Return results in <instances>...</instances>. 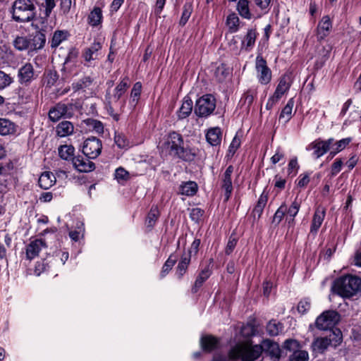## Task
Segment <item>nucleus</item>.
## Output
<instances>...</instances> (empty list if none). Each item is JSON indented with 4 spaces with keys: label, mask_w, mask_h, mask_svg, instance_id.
<instances>
[{
    "label": "nucleus",
    "mask_w": 361,
    "mask_h": 361,
    "mask_svg": "<svg viewBox=\"0 0 361 361\" xmlns=\"http://www.w3.org/2000/svg\"><path fill=\"white\" fill-rule=\"evenodd\" d=\"M243 343L246 356L244 361H255L262 353L270 357L273 361H279L281 357L282 350L279 345L270 339L263 340L260 345H252L248 343Z\"/></svg>",
    "instance_id": "f257e3e1"
},
{
    "label": "nucleus",
    "mask_w": 361,
    "mask_h": 361,
    "mask_svg": "<svg viewBox=\"0 0 361 361\" xmlns=\"http://www.w3.org/2000/svg\"><path fill=\"white\" fill-rule=\"evenodd\" d=\"M163 147L169 151L171 155L175 156L185 161L194 159L195 154L191 149L183 147V139L180 134L171 132L163 144Z\"/></svg>",
    "instance_id": "f03ea898"
},
{
    "label": "nucleus",
    "mask_w": 361,
    "mask_h": 361,
    "mask_svg": "<svg viewBox=\"0 0 361 361\" xmlns=\"http://www.w3.org/2000/svg\"><path fill=\"white\" fill-rule=\"evenodd\" d=\"M361 279L353 275H345L338 278L333 284L334 293L346 298H350L358 293Z\"/></svg>",
    "instance_id": "7ed1b4c3"
},
{
    "label": "nucleus",
    "mask_w": 361,
    "mask_h": 361,
    "mask_svg": "<svg viewBox=\"0 0 361 361\" xmlns=\"http://www.w3.org/2000/svg\"><path fill=\"white\" fill-rule=\"evenodd\" d=\"M35 9L32 0H16L12 6L13 18L16 21H30L35 16Z\"/></svg>",
    "instance_id": "20e7f679"
},
{
    "label": "nucleus",
    "mask_w": 361,
    "mask_h": 361,
    "mask_svg": "<svg viewBox=\"0 0 361 361\" xmlns=\"http://www.w3.org/2000/svg\"><path fill=\"white\" fill-rule=\"evenodd\" d=\"M216 108V99L210 94L200 97L195 106V113L199 117H207L213 113Z\"/></svg>",
    "instance_id": "39448f33"
},
{
    "label": "nucleus",
    "mask_w": 361,
    "mask_h": 361,
    "mask_svg": "<svg viewBox=\"0 0 361 361\" xmlns=\"http://www.w3.org/2000/svg\"><path fill=\"white\" fill-rule=\"evenodd\" d=\"M341 316L336 310H326L318 316L315 326L319 330H328L334 328L340 321Z\"/></svg>",
    "instance_id": "423d86ee"
},
{
    "label": "nucleus",
    "mask_w": 361,
    "mask_h": 361,
    "mask_svg": "<svg viewBox=\"0 0 361 361\" xmlns=\"http://www.w3.org/2000/svg\"><path fill=\"white\" fill-rule=\"evenodd\" d=\"M48 116L50 121L54 123L61 118H71L73 116V104L59 102L49 109Z\"/></svg>",
    "instance_id": "0eeeda50"
},
{
    "label": "nucleus",
    "mask_w": 361,
    "mask_h": 361,
    "mask_svg": "<svg viewBox=\"0 0 361 361\" xmlns=\"http://www.w3.org/2000/svg\"><path fill=\"white\" fill-rule=\"evenodd\" d=\"M102 149V141L95 137H90L84 141L82 151L86 157L93 159L100 155Z\"/></svg>",
    "instance_id": "6e6552de"
},
{
    "label": "nucleus",
    "mask_w": 361,
    "mask_h": 361,
    "mask_svg": "<svg viewBox=\"0 0 361 361\" xmlns=\"http://www.w3.org/2000/svg\"><path fill=\"white\" fill-rule=\"evenodd\" d=\"M255 68L259 82L263 85L268 84L271 80V71L261 55H257L256 58Z\"/></svg>",
    "instance_id": "1a4fd4ad"
},
{
    "label": "nucleus",
    "mask_w": 361,
    "mask_h": 361,
    "mask_svg": "<svg viewBox=\"0 0 361 361\" xmlns=\"http://www.w3.org/2000/svg\"><path fill=\"white\" fill-rule=\"evenodd\" d=\"M35 74L33 66L30 63H26L22 66L18 71V82L23 86H28L35 80Z\"/></svg>",
    "instance_id": "9d476101"
},
{
    "label": "nucleus",
    "mask_w": 361,
    "mask_h": 361,
    "mask_svg": "<svg viewBox=\"0 0 361 361\" xmlns=\"http://www.w3.org/2000/svg\"><path fill=\"white\" fill-rule=\"evenodd\" d=\"M87 157H84L81 155H78L73 158V165L74 168L82 173H88L92 171L95 169L94 162L90 160Z\"/></svg>",
    "instance_id": "9b49d317"
},
{
    "label": "nucleus",
    "mask_w": 361,
    "mask_h": 361,
    "mask_svg": "<svg viewBox=\"0 0 361 361\" xmlns=\"http://www.w3.org/2000/svg\"><path fill=\"white\" fill-rule=\"evenodd\" d=\"M333 142V138H329L327 140H318L312 142L309 147L313 149L315 157L319 158L329 150Z\"/></svg>",
    "instance_id": "f8f14e48"
},
{
    "label": "nucleus",
    "mask_w": 361,
    "mask_h": 361,
    "mask_svg": "<svg viewBox=\"0 0 361 361\" xmlns=\"http://www.w3.org/2000/svg\"><path fill=\"white\" fill-rule=\"evenodd\" d=\"M46 242L42 239L32 240L26 247V257L31 260L37 257L42 247H46Z\"/></svg>",
    "instance_id": "ddd939ff"
},
{
    "label": "nucleus",
    "mask_w": 361,
    "mask_h": 361,
    "mask_svg": "<svg viewBox=\"0 0 361 361\" xmlns=\"http://www.w3.org/2000/svg\"><path fill=\"white\" fill-rule=\"evenodd\" d=\"M233 172V166L230 165L228 166L223 176H222V183H221V188L225 190L224 196H225V200H228L231 195L233 191V185H232V180H231V174Z\"/></svg>",
    "instance_id": "4468645a"
},
{
    "label": "nucleus",
    "mask_w": 361,
    "mask_h": 361,
    "mask_svg": "<svg viewBox=\"0 0 361 361\" xmlns=\"http://www.w3.org/2000/svg\"><path fill=\"white\" fill-rule=\"evenodd\" d=\"M325 214L326 212L324 208L319 207L316 209L310 226V233H317L324 221Z\"/></svg>",
    "instance_id": "2eb2a0df"
},
{
    "label": "nucleus",
    "mask_w": 361,
    "mask_h": 361,
    "mask_svg": "<svg viewBox=\"0 0 361 361\" xmlns=\"http://www.w3.org/2000/svg\"><path fill=\"white\" fill-rule=\"evenodd\" d=\"M102 49V44L94 42L90 47L85 49L82 57L86 62H90L98 59V52Z\"/></svg>",
    "instance_id": "dca6fc26"
},
{
    "label": "nucleus",
    "mask_w": 361,
    "mask_h": 361,
    "mask_svg": "<svg viewBox=\"0 0 361 361\" xmlns=\"http://www.w3.org/2000/svg\"><path fill=\"white\" fill-rule=\"evenodd\" d=\"M222 132L219 127L209 128L206 133V140L212 146L220 145Z\"/></svg>",
    "instance_id": "f3484780"
},
{
    "label": "nucleus",
    "mask_w": 361,
    "mask_h": 361,
    "mask_svg": "<svg viewBox=\"0 0 361 361\" xmlns=\"http://www.w3.org/2000/svg\"><path fill=\"white\" fill-rule=\"evenodd\" d=\"M219 340L212 336H204L201 338L200 344L204 351L209 353L216 349L219 345Z\"/></svg>",
    "instance_id": "a211bd4d"
},
{
    "label": "nucleus",
    "mask_w": 361,
    "mask_h": 361,
    "mask_svg": "<svg viewBox=\"0 0 361 361\" xmlns=\"http://www.w3.org/2000/svg\"><path fill=\"white\" fill-rule=\"evenodd\" d=\"M191 257L190 254H183L178 264L176 274L178 279H181L186 273L188 266L190 264Z\"/></svg>",
    "instance_id": "6ab92c4d"
},
{
    "label": "nucleus",
    "mask_w": 361,
    "mask_h": 361,
    "mask_svg": "<svg viewBox=\"0 0 361 361\" xmlns=\"http://www.w3.org/2000/svg\"><path fill=\"white\" fill-rule=\"evenodd\" d=\"M55 183L56 178L50 171L43 172L38 180L39 187L44 190L49 189Z\"/></svg>",
    "instance_id": "aec40b11"
},
{
    "label": "nucleus",
    "mask_w": 361,
    "mask_h": 361,
    "mask_svg": "<svg viewBox=\"0 0 361 361\" xmlns=\"http://www.w3.org/2000/svg\"><path fill=\"white\" fill-rule=\"evenodd\" d=\"M268 192L264 190L259 196L257 204L252 212L254 216L257 215V219H259L263 213L264 209L268 201Z\"/></svg>",
    "instance_id": "412c9836"
},
{
    "label": "nucleus",
    "mask_w": 361,
    "mask_h": 361,
    "mask_svg": "<svg viewBox=\"0 0 361 361\" xmlns=\"http://www.w3.org/2000/svg\"><path fill=\"white\" fill-rule=\"evenodd\" d=\"M74 131V126L71 121H63L56 127V135L61 137L71 135Z\"/></svg>",
    "instance_id": "4be33fe9"
},
{
    "label": "nucleus",
    "mask_w": 361,
    "mask_h": 361,
    "mask_svg": "<svg viewBox=\"0 0 361 361\" xmlns=\"http://www.w3.org/2000/svg\"><path fill=\"white\" fill-rule=\"evenodd\" d=\"M198 190L197 184L194 181L183 182L179 187V192L183 195L193 196Z\"/></svg>",
    "instance_id": "5701e85b"
},
{
    "label": "nucleus",
    "mask_w": 361,
    "mask_h": 361,
    "mask_svg": "<svg viewBox=\"0 0 361 361\" xmlns=\"http://www.w3.org/2000/svg\"><path fill=\"white\" fill-rule=\"evenodd\" d=\"M30 49L38 50L44 47L46 42L45 35L41 31H37L36 34L30 39Z\"/></svg>",
    "instance_id": "b1692460"
},
{
    "label": "nucleus",
    "mask_w": 361,
    "mask_h": 361,
    "mask_svg": "<svg viewBox=\"0 0 361 361\" xmlns=\"http://www.w3.org/2000/svg\"><path fill=\"white\" fill-rule=\"evenodd\" d=\"M330 345L337 347L343 341L342 332L339 329H331L329 335L326 336Z\"/></svg>",
    "instance_id": "393cba45"
},
{
    "label": "nucleus",
    "mask_w": 361,
    "mask_h": 361,
    "mask_svg": "<svg viewBox=\"0 0 361 361\" xmlns=\"http://www.w3.org/2000/svg\"><path fill=\"white\" fill-rule=\"evenodd\" d=\"M70 37V33L68 30H56L54 32L51 41V47L52 48H56L61 42L67 40Z\"/></svg>",
    "instance_id": "a878e982"
},
{
    "label": "nucleus",
    "mask_w": 361,
    "mask_h": 361,
    "mask_svg": "<svg viewBox=\"0 0 361 361\" xmlns=\"http://www.w3.org/2000/svg\"><path fill=\"white\" fill-rule=\"evenodd\" d=\"M290 87L289 78L286 75L282 76L274 93L276 95V98L281 99L282 95L289 90Z\"/></svg>",
    "instance_id": "bb28decb"
},
{
    "label": "nucleus",
    "mask_w": 361,
    "mask_h": 361,
    "mask_svg": "<svg viewBox=\"0 0 361 361\" xmlns=\"http://www.w3.org/2000/svg\"><path fill=\"white\" fill-rule=\"evenodd\" d=\"M294 104L295 102L293 98H291L288 101L286 105L281 110L279 115V121H283L284 123H287L290 120L293 116L292 111Z\"/></svg>",
    "instance_id": "cd10ccee"
},
{
    "label": "nucleus",
    "mask_w": 361,
    "mask_h": 361,
    "mask_svg": "<svg viewBox=\"0 0 361 361\" xmlns=\"http://www.w3.org/2000/svg\"><path fill=\"white\" fill-rule=\"evenodd\" d=\"M330 345L327 338L325 337H318L315 338L312 345L311 348L314 352L323 353Z\"/></svg>",
    "instance_id": "c85d7f7f"
},
{
    "label": "nucleus",
    "mask_w": 361,
    "mask_h": 361,
    "mask_svg": "<svg viewBox=\"0 0 361 361\" xmlns=\"http://www.w3.org/2000/svg\"><path fill=\"white\" fill-rule=\"evenodd\" d=\"M129 79L128 77L124 78L116 87L114 94V99L115 102H118L122 95L126 92L129 87Z\"/></svg>",
    "instance_id": "c756f323"
},
{
    "label": "nucleus",
    "mask_w": 361,
    "mask_h": 361,
    "mask_svg": "<svg viewBox=\"0 0 361 361\" xmlns=\"http://www.w3.org/2000/svg\"><path fill=\"white\" fill-rule=\"evenodd\" d=\"M192 101L189 98H184L183 102L178 111V117L179 119H183L188 117L192 110Z\"/></svg>",
    "instance_id": "7c9ffc66"
},
{
    "label": "nucleus",
    "mask_w": 361,
    "mask_h": 361,
    "mask_svg": "<svg viewBox=\"0 0 361 361\" xmlns=\"http://www.w3.org/2000/svg\"><path fill=\"white\" fill-rule=\"evenodd\" d=\"M16 131L15 124L7 118H0V135H7Z\"/></svg>",
    "instance_id": "2f4dec72"
},
{
    "label": "nucleus",
    "mask_w": 361,
    "mask_h": 361,
    "mask_svg": "<svg viewBox=\"0 0 361 361\" xmlns=\"http://www.w3.org/2000/svg\"><path fill=\"white\" fill-rule=\"evenodd\" d=\"M283 329V324L276 320H270L266 326L267 333L270 336H276L279 335Z\"/></svg>",
    "instance_id": "473e14b6"
},
{
    "label": "nucleus",
    "mask_w": 361,
    "mask_h": 361,
    "mask_svg": "<svg viewBox=\"0 0 361 361\" xmlns=\"http://www.w3.org/2000/svg\"><path fill=\"white\" fill-rule=\"evenodd\" d=\"M159 216V212L157 206H152L146 218L145 224L147 228L152 230Z\"/></svg>",
    "instance_id": "72a5a7b5"
},
{
    "label": "nucleus",
    "mask_w": 361,
    "mask_h": 361,
    "mask_svg": "<svg viewBox=\"0 0 361 361\" xmlns=\"http://www.w3.org/2000/svg\"><path fill=\"white\" fill-rule=\"evenodd\" d=\"M230 74V70L226 64L221 63L214 71V77L218 82H224Z\"/></svg>",
    "instance_id": "f704fd0d"
},
{
    "label": "nucleus",
    "mask_w": 361,
    "mask_h": 361,
    "mask_svg": "<svg viewBox=\"0 0 361 361\" xmlns=\"http://www.w3.org/2000/svg\"><path fill=\"white\" fill-rule=\"evenodd\" d=\"M75 148L72 145H62L59 148V157L64 160H71L73 161V158L74 157Z\"/></svg>",
    "instance_id": "c9c22d12"
},
{
    "label": "nucleus",
    "mask_w": 361,
    "mask_h": 361,
    "mask_svg": "<svg viewBox=\"0 0 361 361\" xmlns=\"http://www.w3.org/2000/svg\"><path fill=\"white\" fill-rule=\"evenodd\" d=\"M300 207V203L297 200H295L289 208H287L286 214H287L286 220L288 221V224H293L294 223V219L299 212Z\"/></svg>",
    "instance_id": "e433bc0d"
},
{
    "label": "nucleus",
    "mask_w": 361,
    "mask_h": 361,
    "mask_svg": "<svg viewBox=\"0 0 361 361\" xmlns=\"http://www.w3.org/2000/svg\"><path fill=\"white\" fill-rule=\"evenodd\" d=\"M177 262V257L174 255L171 254L167 260L164 264L161 271L160 272V278H164L169 271L172 269L173 267Z\"/></svg>",
    "instance_id": "4c0bfd02"
},
{
    "label": "nucleus",
    "mask_w": 361,
    "mask_h": 361,
    "mask_svg": "<svg viewBox=\"0 0 361 361\" xmlns=\"http://www.w3.org/2000/svg\"><path fill=\"white\" fill-rule=\"evenodd\" d=\"M287 212V206L285 203H283L276 211L271 224L274 225V226H277L281 222L283 219L284 218Z\"/></svg>",
    "instance_id": "58836bf2"
},
{
    "label": "nucleus",
    "mask_w": 361,
    "mask_h": 361,
    "mask_svg": "<svg viewBox=\"0 0 361 361\" xmlns=\"http://www.w3.org/2000/svg\"><path fill=\"white\" fill-rule=\"evenodd\" d=\"M237 10L243 18L246 19L251 18V14L249 9V2L247 0H239L237 4Z\"/></svg>",
    "instance_id": "ea45409f"
},
{
    "label": "nucleus",
    "mask_w": 361,
    "mask_h": 361,
    "mask_svg": "<svg viewBox=\"0 0 361 361\" xmlns=\"http://www.w3.org/2000/svg\"><path fill=\"white\" fill-rule=\"evenodd\" d=\"M256 37L257 33L255 30H249L245 37V39L243 41V46L245 47L246 50H249L255 44Z\"/></svg>",
    "instance_id": "a19ab883"
},
{
    "label": "nucleus",
    "mask_w": 361,
    "mask_h": 361,
    "mask_svg": "<svg viewBox=\"0 0 361 361\" xmlns=\"http://www.w3.org/2000/svg\"><path fill=\"white\" fill-rule=\"evenodd\" d=\"M85 123L90 129L99 134L103 133L104 126L101 121L93 118H88L85 121Z\"/></svg>",
    "instance_id": "79ce46f5"
},
{
    "label": "nucleus",
    "mask_w": 361,
    "mask_h": 361,
    "mask_svg": "<svg viewBox=\"0 0 361 361\" xmlns=\"http://www.w3.org/2000/svg\"><path fill=\"white\" fill-rule=\"evenodd\" d=\"M283 348L290 352L294 353L300 348V343L298 341L293 338L286 339L282 345Z\"/></svg>",
    "instance_id": "37998d69"
},
{
    "label": "nucleus",
    "mask_w": 361,
    "mask_h": 361,
    "mask_svg": "<svg viewBox=\"0 0 361 361\" xmlns=\"http://www.w3.org/2000/svg\"><path fill=\"white\" fill-rule=\"evenodd\" d=\"M92 83V79L90 76H85L77 82L73 84V88L75 91L90 87Z\"/></svg>",
    "instance_id": "c03bdc74"
},
{
    "label": "nucleus",
    "mask_w": 361,
    "mask_h": 361,
    "mask_svg": "<svg viewBox=\"0 0 361 361\" xmlns=\"http://www.w3.org/2000/svg\"><path fill=\"white\" fill-rule=\"evenodd\" d=\"M14 47L20 51L25 50L27 49H30V39L23 37H18L16 38L13 42Z\"/></svg>",
    "instance_id": "a18cd8bd"
},
{
    "label": "nucleus",
    "mask_w": 361,
    "mask_h": 361,
    "mask_svg": "<svg viewBox=\"0 0 361 361\" xmlns=\"http://www.w3.org/2000/svg\"><path fill=\"white\" fill-rule=\"evenodd\" d=\"M79 55L78 49H77L75 47H71L68 53L67 56L66 57L65 61H64V66L71 64L72 66L75 65L77 59Z\"/></svg>",
    "instance_id": "49530a36"
},
{
    "label": "nucleus",
    "mask_w": 361,
    "mask_h": 361,
    "mask_svg": "<svg viewBox=\"0 0 361 361\" xmlns=\"http://www.w3.org/2000/svg\"><path fill=\"white\" fill-rule=\"evenodd\" d=\"M309 354L306 350H298L289 357V361H308Z\"/></svg>",
    "instance_id": "de8ad7c7"
},
{
    "label": "nucleus",
    "mask_w": 361,
    "mask_h": 361,
    "mask_svg": "<svg viewBox=\"0 0 361 361\" xmlns=\"http://www.w3.org/2000/svg\"><path fill=\"white\" fill-rule=\"evenodd\" d=\"M331 29V24H318L317 29V36L319 40L323 39L326 37Z\"/></svg>",
    "instance_id": "09e8293b"
},
{
    "label": "nucleus",
    "mask_w": 361,
    "mask_h": 361,
    "mask_svg": "<svg viewBox=\"0 0 361 361\" xmlns=\"http://www.w3.org/2000/svg\"><path fill=\"white\" fill-rule=\"evenodd\" d=\"M102 11L99 7H94L88 16L89 23H101Z\"/></svg>",
    "instance_id": "8fccbe9b"
},
{
    "label": "nucleus",
    "mask_w": 361,
    "mask_h": 361,
    "mask_svg": "<svg viewBox=\"0 0 361 361\" xmlns=\"http://www.w3.org/2000/svg\"><path fill=\"white\" fill-rule=\"evenodd\" d=\"M350 142H351L350 137L344 138V139H342V140L336 142L335 144L336 148L334 149V150L331 151L330 154L332 156H334L336 154H337L338 152H339L342 151L343 149H345V147L347 145H348Z\"/></svg>",
    "instance_id": "3c124183"
},
{
    "label": "nucleus",
    "mask_w": 361,
    "mask_h": 361,
    "mask_svg": "<svg viewBox=\"0 0 361 361\" xmlns=\"http://www.w3.org/2000/svg\"><path fill=\"white\" fill-rule=\"evenodd\" d=\"M142 90V85L140 82H135L131 90L130 98L132 102L136 104L140 98Z\"/></svg>",
    "instance_id": "603ef678"
},
{
    "label": "nucleus",
    "mask_w": 361,
    "mask_h": 361,
    "mask_svg": "<svg viewBox=\"0 0 361 361\" xmlns=\"http://www.w3.org/2000/svg\"><path fill=\"white\" fill-rule=\"evenodd\" d=\"M13 82V78L10 75L0 71V90H4Z\"/></svg>",
    "instance_id": "864d4df0"
},
{
    "label": "nucleus",
    "mask_w": 361,
    "mask_h": 361,
    "mask_svg": "<svg viewBox=\"0 0 361 361\" xmlns=\"http://www.w3.org/2000/svg\"><path fill=\"white\" fill-rule=\"evenodd\" d=\"M192 12V5L191 3H186L183 8V13L180 23H187Z\"/></svg>",
    "instance_id": "5fc2aeb1"
},
{
    "label": "nucleus",
    "mask_w": 361,
    "mask_h": 361,
    "mask_svg": "<svg viewBox=\"0 0 361 361\" xmlns=\"http://www.w3.org/2000/svg\"><path fill=\"white\" fill-rule=\"evenodd\" d=\"M256 96V92L255 90H248L241 98V101L244 100V103L247 105L249 108L253 103L254 99Z\"/></svg>",
    "instance_id": "6e6d98bb"
},
{
    "label": "nucleus",
    "mask_w": 361,
    "mask_h": 361,
    "mask_svg": "<svg viewBox=\"0 0 361 361\" xmlns=\"http://www.w3.org/2000/svg\"><path fill=\"white\" fill-rule=\"evenodd\" d=\"M204 213V211L200 208H192L190 212V217L192 219V221L198 223L200 221Z\"/></svg>",
    "instance_id": "4d7b16f0"
},
{
    "label": "nucleus",
    "mask_w": 361,
    "mask_h": 361,
    "mask_svg": "<svg viewBox=\"0 0 361 361\" xmlns=\"http://www.w3.org/2000/svg\"><path fill=\"white\" fill-rule=\"evenodd\" d=\"M311 304L309 299L305 298L301 300L298 305V311L304 314H305L310 308Z\"/></svg>",
    "instance_id": "13d9d810"
},
{
    "label": "nucleus",
    "mask_w": 361,
    "mask_h": 361,
    "mask_svg": "<svg viewBox=\"0 0 361 361\" xmlns=\"http://www.w3.org/2000/svg\"><path fill=\"white\" fill-rule=\"evenodd\" d=\"M114 141L116 145L121 149L125 148L128 145V141L123 134H116Z\"/></svg>",
    "instance_id": "bf43d9fd"
},
{
    "label": "nucleus",
    "mask_w": 361,
    "mask_h": 361,
    "mask_svg": "<svg viewBox=\"0 0 361 361\" xmlns=\"http://www.w3.org/2000/svg\"><path fill=\"white\" fill-rule=\"evenodd\" d=\"M116 178L120 180H127L129 178V173L122 167L118 168L115 171Z\"/></svg>",
    "instance_id": "052dcab7"
},
{
    "label": "nucleus",
    "mask_w": 361,
    "mask_h": 361,
    "mask_svg": "<svg viewBox=\"0 0 361 361\" xmlns=\"http://www.w3.org/2000/svg\"><path fill=\"white\" fill-rule=\"evenodd\" d=\"M211 274L212 271L209 269V265H207L200 271L196 279L203 283L210 276Z\"/></svg>",
    "instance_id": "680f3d73"
},
{
    "label": "nucleus",
    "mask_w": 361,
    "mask_h": 361,
    "mask_svg": "<svg viewBox=\"0 0 361 361\" xmlns=\"http://www.w3.org/2000/svg\"><path fill=\"white\" fill-rule=\"evenodd\" d=\"M240 146V140L237 136H235L230 144L229 148H228V152L231 155H233L236 150L239 148Z\"/></svg>",
    "instance_id": "e2e57ef3"
},
{
    "label": "nucleus",
    "mask_w": 361,
    "mask_h": 361,
    "mask_svg": "<svg viewBox=\"0 0 361 361\" xmlns=\"http://www.w3.org/2000/svg\"><path fill=\"white\" fill-rule=\"evenodd\" d=\"M298 169H299V165L298 163L297 158H293V159H290L289 161V164H288V174L290 175L293 172H294L293 176H295L297 173Z\"/></svg>",
    "instance_id": "0e129e2a"
},
{
    "label": "nucleus",
    "mask_w": 361,
    "mask_h": 361,
    "mask_svg": "<svg viewBox=\"0 0 361 361\" xmlns=\"http://www.w3.org/2000/svg\"><path fill=\"white\" fill-rule=\"evenodd\" d=\"M237 241L238 240L235 238H233L232 235L230 236L225 250L226 255H229L233 252L236 246Z\"/></svg>",
    "instance_id": "69168bd1"
},
{
    "label": "nucleus",
    "mask_w": 361,
    "mask_h": 361,
    "mask_svg": "<svg viewBox=\"0 0 361 361\" xmlns=\"http://www.w3.org/2000/svg\"><path fill=\"white\" fill-rule=\"evenodd\" d=\"M310 182V173L300 174L298 178V186L300 188H305Z\"/></svg>",
    "instance_id": "338daca9"
},
{
    "label": "nucleus",
    "mask_w": 361,
    "mask_h": 361,
    "mask_svg": "<svg viewBox=\"0 0 361 361\" xmlns=\"http://www.w3.org/2000/svg\"><path fill=\"white\" fill-rule=\"evenodd\" d=\"M58 74L56 71H50L47 75V85L52 86L58 80Z\"/></svg>",
    "instance_id": "774afa93"
}]
</instances>
